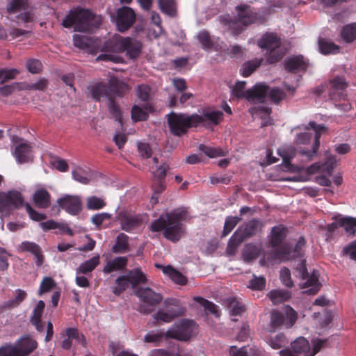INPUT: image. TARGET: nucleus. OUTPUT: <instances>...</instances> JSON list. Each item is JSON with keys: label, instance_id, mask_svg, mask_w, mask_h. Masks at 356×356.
Wrapping results in <instances>:
<instances>
[{"label": "nucleus", "instance_id": "1", "mask_svg": "<svg viewBox=\"0 0 356 356\" xmlns=\"http://www.w3.org/2000/svg\"><path fill=\"white\" fill-rule=\"evenodd\" d=\"M187 211L184 209H178L165 216H161L155 220L150 226L152 232L163 230V236L172 242L178 241L184 233L181 220L186 219Z\"/></svg>", "mask_w": 356, "mask_h": 356}, {"label": "nucleus", "instance_id": "2", "mask_svg": "<svg viewBox=\"0 0 356 356\" xmlns=\"http://www.w3.org/2000/svg\"><path fill=\"white\" fill-rule=\"evenodd\" d=\"M102 23L100 17L97 16L90 10L76 8L72 9L63 19L62 25L65 28L74 26V31L92 32Z\"/></svg>", "mask_w": 356, "mask_h": 356}, {"label": "nucleus", "instance_id": "3", "mask_svg": "<svg viewBox=\"0 0 356 356\" xmlns=\"http://www.w3.org/2000/svg\"><path fill=\"white\" fill-rule=\"evenodd\" d=\"M348 86V83L343 76H337L330 79L329 83H325L313 88L312 92L317 97H322L337 102L346 99Z\"/></svg>", "mask_w": 356, "mask_h": 356}, {"label": "nucleus", "instance_id": "4", "mask_svg": "<svg viewBox=\"0 0 356 356\" xmlns=\"http://www.w3.org/2000/svg\"><path fill=\"white\" fill-rule=\"evenodd\" d=\"M127 40V37L124 38L119 35H115L111 38L104 42L102 47V51L106 53L99 54L97 60L114 63H122L124 62L122 57L111 53L124 52L126 50Z\"/></svg>", "mask_w": 356, "mask_h": 356}, {"label": "nucleus", "instance_id": "5", "mask_svg": "<svg viewBox=\"0 0 356 356\" xmlns=\"http://www.w3.org/2000/svg\"><path fill=\"white\" fill-rule=\"evenodd\" d=\"M258 46L261 49L268 50L266 62L274 64L280 61L285 55V51L281 48V39L275 33H266L257 42Z\"/></svg>", "mask_w": 356, "mask_h": 356}, {"label": "nucleus", "instance_id": "6", "mask_svg": "<svg viewBox=\"0 0 356 356\" xmlns=\"http://www.w3.org/2000/svg\"><path fill=\"white\" fill-rule=\"evenodd\" d=\"M170 133L175 136L186 134L190 128H195L193 113L191 115L172 111L166 115Z\"/></svg>", "mask_w": 356, "mask_h": 356}, {"label": "nucleus", "instance_id": "7", "mask_svg": "<svg viewBox=\"0 0 356 356\" xmlns=\"http://www.w3.org/2000/svg\"><path fill=\"white\" fill-rule=\"evenodd\" d=\"M196 323L193 320L183 319L175 324L165 332V339L187 341L194 334Z\"/></svg>", "mask_w": 356, "mask_h": 356}, {"label": "nucleus", "instance_id": "8", "mask_svg": "<svg viewBox=\"0 0 356 356\" xmlns=\"http://www.w3.org/2000/svg\"><path fill=\"white\" fill-rule=\"evenodd\" d=\"M297 320V312L290 306H286L284 314L279 311H273L270 314V326L275 331L282 327L291 328Z\"/></svg>", "mask_w": 356, "mask_h": 356}, {"label": "nucleus", "instance_id": "9", "mask_svg": "<svg viewBox=\"0 0 356 356\" xmlns=\"http://www.w3.org/2000/svg\"><path fill=\"white\" fill-rule=\"evenodd\" d=\"M136 295L139 298L140 300L146 305H142L138 307V311L143 314H150L153 309L151 307H154L159 304L163 296L159 293L154 292L149 287H140L136 291Z\"/></svg>", "mask_w": 356, "mask_h": 356}, {"label": "nucleus", "instance_id": "10", "mask_svg": "<svg viewBox=\"0 0 356 356\" xmlns=\"http://www.w3.org/2000/svg\"><path fill=\"white\" fill-rule=\"evenodd\" d=\"M195 128L202 126L207 129L213 130L223 120L222 111L211 108L204 109L202 114L193 113Z\"/></svg>", "mask_w": 356, "mask_h": 356}, {"label": "nucleus", "instance_id": "11", "mask_svg": "<svg viewBox=\"0 0 356 356\" xmlns=\"http://www.w3.org/2000/svg\"><path fill=\"white\" fill-rule=\"evenodd\" d=\"M24 204L22 193L12 190L8 193L0 192V212L10 213L13 210L18 209Z\"/></svg>", "mask_w": 356, "mask_h": 356}, {"label": "nucleus", "instance_id": "12", "mask_svg": "<svg viewBox=\"0 0 356 356\" xmlns=\"http://www.w3.org/2000/svg\"><path fill=\"white\" fill-rule=\"evenodd\" d=\"M313 129L315 132L314 142L312 145V149H300L299 151L300 155L305 157L307 161H312L317 154L320 146V138L323 133L326 131L327 128L323 124H318L314 121H311L305 126V129Z\"/></svg>", "mask_w": 356, "mask_h": 356}, {"label": "nucleus", "instance_id": "13", "mask_svg": "<svg viewBox=\"0 0 356 356\" xmlns=\"http://www.w3.org/2000/svg\"><path fill=\"white\" fill-rule=\"evenodd\" d=\"M136 13L134 10L127 6H122L117 10L115 24L118 30L124 33L129 30L136 22Z\"/></svg>", "mask_w": 356, "mask_h": 356}, {"label": "nucleus", "instance_id": "14", "mask_svg": "<svg viewBox=\"0 0 356 356\" xmlns=\"http://www.w3.org/2000/svg\"><path fill=\"white\" fill-rule=\"evenodd\" d=\"M117 220L120 223V228L129 233L140 228L143 224L142 218L139 215L128 211L119 212Z\"/></svg>", "mask_w": 356, "mask_h": 356}, {"label": "nucleus", "instance_id": "15", "mask_svg": "<svg viewBox=\"0 0 356 356\" xmlns=\"http://www.w3.org/2000/svg\"><path fill=\"white\" fill-rule=\"evenodd\" d=\"M306 241L304 237L301 236L297 241L295 247L291 249L289 245H284L275 250L277 257L282 259L289 260L302 258L303 257V249Z\"/></svg>", "mask_w": 356, "mask_h": 356}, {"label": "nucleus", "instance_id": "16", "mask_svg": "<svg viewBox=\"0 0 356 356\" xmlns=\"http://www.w3.org/2000/svg\"><path fill=\"white\" fill-rule=\"evenodd\" d=\"M284 70L292 74L305 72L309 67V60L304 56L291 55L286 57L283 62Z\"/></svg>", "mask_w": 356, "mask_h": 356}, {"label": "nucleus", "instance_id": "17", "mask_svg": "<svg viewBox=\"0 0 356 356\" xmlns=\"http://www.w3.org/2000/svg\"><path fill=\"white\" fill-rule=\"evenodd\" d=\"M58 206L67 213L76 216L82 211V201L79 195H65L58 199Z\"/></svg>", "mask_w": 356, "mask_h": 356}, {"label": "nucleus", "instance_id": "18", "mask_svg": "<svg viewBox=\"0 0 356 356\" xmlns=\"http://www.w3.org/2000/svg\"><path fill=\"white\" fill-rule=\"evenodd\" d=\"M293 351L282 350L281 356H311L310 346L308 341L304 337H299L291 343Z\"/></svg>", "mask_w": 356, "mask_h": 356}, {"label": "nucleus", "instance_id": "19", "mask_svg": "<svg viewBox=\"0 0 356 356\" xmlns=\"http://www.w3.org/2000/svg\"><path fill=\"white\" fill-rule=\"evenodd\" d=\"M238 22L244 26H248L257 22L258 14L253 11L248 4H241L236 7Z\"/></svg>", "mask_w": 356, "mask_h": 356}, {"label": "nucleus", "instance_id": "20", "mask_svg": "<svg viewBox=\"0 0 356 356\" xmlns=\"http://www.w3.org/2000/svg\"><path fill=\"white\" fill-rule=\"evenodd\" d=\"M326 161L321 163L319 162L313 163L307 168L309 174H315L319 171L326 172L328 175H331L337 165V159L335 156L328 155V152L325 153Z\"/></svg>", "mask_w": 356, "mask_h": 356}, {"label": "nucleus", "instance_id": "21", "mask_svg": "<svg viewBox=\"0 0 356 356\" xmlns=\"http://www.w3.org/2000/svg\"><path fill=\"white\" fill-rule=\"evenodd\" d=\"M319 273L318 270H313L311 275L308 273L306 281L300 286V288L305 289L304 293L308 295H315L321 289V284L318 280Z\"/></svg>", "mask_w": 356, "mask_h": 356}, {"label": "nucleus", "instance_id": "22", "mask_svg": "<svg viewBox=\"0 0 356 356\" xmlns=\"http://www.w3.org/2000/svg\"><path fill=\"white\" fill-rule=\"evenodd\" d=\"M19 356H28L33 353L38 346L35 340L30 337H23L15 343Z\"/></svg>", "mask_w": 356, "mask_h": 356}, {"label": "nucleus", "instance_id": "23", "mask_svg": "<svg viewBox=\"0 0 356 356\" xmlns=\"http://www.w3.org/2000/svg\"><path fill=\"white\" fill-rule=\"evenodd\" d=\"M154 108L152 104L147 103L143 107L134 105L131 108V119L134 122L145 121L149 117V113L152 112Z\"/></svg>", "mask_w": 356, "mask_h": 356}, {"label": "nucleus", "instance_id": "24", "mask_svg": "<svg viewBox=\"0 0 356 356\" xmlns=\"http://www.w3.org/2000/svg\"><path fill=\"white\" fill-rule=\"evenodd\" d=\"M31 147L27 143H22L15 147L13 155L17 163L22 164L31 161Z\"/></svg>", "mask_w": 356, "mask_h": 356}, {"label": "nucleus", "instance_id": "25", "mask_svg": "<svg viewBox=\"0 0 356 356\" xmlns=\"http://www.w3.org/2000/svg\"><path fill=\"white\" fill-rule=\"evenodd\" d=\"M33 200L38 208L47 209L51 205V195L46 189L40 188L35 191Z\"/></svg>", "mask_w": 356, "mask_h": 356}, {"label": "nucleus", "instance_id": "26", "mask_svg": "<svg viewBox=\"0 0 356 356\" xmlns=\"http://www.w3.org/2000/svg\"><path fill=\"white\" fill-rule=\"evenodd\" d=\"M270 88L265 83H257L251 89L247 90V99L263 101L268 93Z\"/></svg>", "mask_w": 356, "mask_h": 356}, {"label": "nucleus", "instance_id": "27", "mask_svg": "<svg viewBox=\"0 0 356 356\" xmlns=\"http://www.w3.org/2000/svg\"><path fill=\"white\" fill-rule=\"evenodd\" d=\"M261 225L259 220L253 219L246 222L243 227H240L236 231L240 232V236L244 238V241L255 235Z\"/></svg>", "mask_w": 356, "mask_h": 356}, {"label": "nucleus", "instance_id": "28", "mask_svg": "<svg viewBox=\"0 0 356 356\" xmlns=\"http://www.w3.org/2000/svg\"><path fill=\"white\" fill-rule=\"evenodd\" d=\"M143 44L142 43L130 37H127V44H126V55L131 59L135 60L140 56L142 50Z\"/></svg>", "mask_w": 356, "mask_h": 356}, {"label": "nucleus", "instance_id": "29", "mask_svg": "<svg viewBox=\"0 0 356 356\" xmlns=\"http://www.w3.org/2000/svg\"><path fill=\"white\" fill-rule=\"evenodd\" d=\"M127 262L128 259L126 257H117L106 263L103 268V273L108 274L113 271L123 270L126 268Z\"/></svg>", "mask_w": 356, "mask_h": 356}, {"label": "nucleus", "instance_id": "30", "mask_svg": "<svg viewBox=\"0 0 356 356\" xmlns=\"http://www.w3.org/2000/svg\"><path fill=\"white\" fill-rule=\"evenodd\" d=\"M224 304L229 310L231 316H241L245 311L243 303L236 298H228L224 301Z\"/></svg>", "mask_w": 356, "mask_h": 356}, {"label": "nucleus", "instance_id": "31", "mask_svg": "<svg viewBox=\"0 0 356 356\" xmlns=\"http://www.w3.org/2000/svg\"><path fill=\"white\" fill-rule=\"evenodd\" d=\"M286 237L285 229L282 227L275 226L271 229V238L270 244L272 248H277L282 246V242Z\"/></svg>", "mask_w": 356, "mask_h": 356}, {"label": "nucleus", "instance_id": "32", "mask_svg": "<svg viewBox=\"0 0 356 356\" xmlns=\"http://www.w3.org/2000/svg\"><path fill=\"white\" fill-rule=\"evenodd\" d=\"M91 95L96 101H99L102 98L113 97L110 94L109 85L104 83H99L95 85L91 89Z\"/></svg>", "mask_w": 356, "mask_h": 356}, {"label": "nucleus", "instance_id": "33", "mask_svg": "<svg viewBox=\"0 0 356 356\" xmlns=\"http://www.w3.org/2000/svg\"><path fill=\"white\" fill-rule=\"evenodd\" d=\"M99 264L100 257L97 254L81 263L76 269V274H88L94 270Z\"/></svg>", "mask_w": 356, "mask_h": 356}, {"label": "nucleus", "instance_id": "34", "mask_svg": "<svg viewBox=\"0 0 356 356\" xmlns=\"http://www.w3.org/2000/svg\"><path fill=\"white\" fill-rule=\"evenodd\" d=\"M108 85L110 94L112 97H113V95H117L120 97H123L129 90L128 86L117 79H111L108 82Z\"/></svg>", "mask_w": 356, "mask_h": 356}, {"label": "nucleus", "instance_id": "35", "mask_svg": "<svg viewBox=\"0 0 356 356\" xmlns=\"http://www.w3.org/2000/svg\"><path fill=\"white\" fill-rule=\"evenodd\" d=\"M158 268H161V266L156 265ZM163 273L168 275L170 278L176 284L180 285H185L187 283L186 277L182 275L180 272L175 270L171 266H162Z\"/></svg>", "mask_w": 356, "mask_h": 356}, {"label": "nucleus", "instance_id": "36", "mask_svg": "<svg viewBox=\"0 0 356 356\" xmlns=\"http://www.w3.org/2000/svg\"><path fill=\"white\" fill-rule=\"evenodd\" d=\"M127 277L132 288H135L139 284H145L147 282L146 275L139 268L130 270L127 274Z\"/></svg>", "mask_w": 356, "mask_h": 356}, {"label": "nucleus", "instance_id": "37", "mask_svg": "<svg viewBox=\"0 0 356 356\" xmlns=\"http://www.w3.org/2000/svg\"><path fill=\"white\" fill-rule=\"evenodd\" d=\"M268 297L273 305H278L289 300L291 297V293L287 290L275 289L268 293Z\"/></svg>", "mask_w": 356, "mask_h": 356}, {"label": "nucleus", "instance_id": "38", "mask_svg": "<svg viewBox=\"0 0 356 356\" xmlns=\"http://www.w3.org/2000/svg\"><path fill=\"white\" fill-rule=\"evenodd\" d=\"M27 293L25 291L22 289H17L15 291V298L5 301L2 306L3 309H13L18 307L26 298Z\"/></svg>", "mask_w": 356, "mask_h": 356}, {"label": "nucleus", "instance_id": "39", "mask_svg": "<svg viewBox=\"0 0 356 356\" xmlns=\"http://www.w3.org/2000/svg\"><path fill=\"white\" fill-rule=\"evenodd\" d=\"M129 250V236L120 233L117 236L115 245L112 248V251L116 254L124 253Z\"/></svg>", "mask_w": 356, "mask_h": 356}, {"label": "nucleus", "instance_id": "40", "mask_svg": "<svg viewBox=\"0 0 356 356\" xmlns=\"http://www.w3.org/2000/svg\"><path fill=\"white\" fill-rule=\"evenodd\" d=\"M243 241L244 238L240 236V232L235 231L228 241L226 253L229 256L234 255L237 251L238 247Z\"/></svg>", "mask_w": 356, "mask_h": 356}, {"label": "nucleus", "instance_id": "41", "mask_svg": "<svg viewBox=\"0 0 356 356\" xmlns=\"http://www.w3.org/2000/svg\"><path fill=\"white\" fill-rule=\"evenodd\" d=\"M340 35L345 42H353L356 39V23H350L343 26Z\"/></svg>", "mask_w": 356, "mask_h": 356}, {"label": "nucleus", "instance_id": "42", "mask_svg": "<svg viewBox=\"0 0 356 356\" xmlns=\"http://www.w3.org/2000/svg\"><path fill=\"white\" fill-rule=\"evenodd\" d=\"M339 225L341 227H343L346 232L350 234H354L356 228V218L350 216H343L339 214Z\"/></svg>", "mask_w": 356, "mask_h": 356}, {"label": "nucleus", "instance_id": "43", "mask_svg": "<svg viewBox=\"0 0 356 356\" xmlns=\"http://www.w3.org/2000/svg\"><path fill=\"white\" fill-rule=\"evenodd\" d=\"M161 11L170 17H175L177 13L175 0H158Z\"/></svg>", "mask_w": 356, "mask_h": 356}, {"label": "nucleus", "instance_id": "44", "mask_svg": "<svg viewBox=\"0 0 356 356\" xmlns=\"http://www.w3.org/2000/svg\"><path fill=\"white\" fill-rule=\"evenodd\" d=\"M263 59H254L244 63L241 68V74L244 77L249 76L257 67H259Z\"/></svg>", "mask_w": 356, "mask_h": 356}, {"label": "nucleus", "instance_id": "45", "mask_svg": "<svg viewBox=\"0 0 356 356\" xmlns=\"http://www.w3.org/2000/svg\"><path fill=\"white\" fill-rule=\"evenodd\" d=\"M259 249L252 243L246 244L243 250L242 256L245 262H250L258 257Z\"/></svg>", "mask_w": 356, "mask_h": 356}, {"label": "nucleus", "instance_id": "46", "mask_svg": "<svg viewBox=\"0 0 356 356\" xmlns=\"http://www.w3.org/2000/svg\"><path fill=\"white\" fill-rule=\"evenodd\" d=\"M319 49L323 54H336L339 51V47L331 41L320 38L318 40Z\"/></svg>", "mask_w": 356, "mask_h": 356}, {"label": "nucleus", "instance_id": "47", "mask_svg": "<svg viewBox=\"0 0 356 356\" xmlns=\"http://www.w3.org/2000/svg\"><path fill=\"white\" fill-rule=\"evenodd\" d=\"M28 0H10L6 10L8 14H14L26 8Z\"/></svg>", "mask_w": 356, "mask_h": 356}, {"label": "nucleus", "instance_id": "48", "mask_svg": "<svg viewBox=\"0 0 356 356\" xmlns=\"http://www.w3.org/2000/svg\"><path fill=\"white\" fill-rule=\"evenodd\" d=\"M193 300L200 304L204 308L209 312L211 314L215 315L216 316H220V312L218 309V306L214 304L213 302H211L207 299H204L200 296H196L193 298Z\"/></svg>", "mask_w": 356, "mask_h": 356}, {"label": "nucleus", "instance_id": "49", "mask_svg": "<svg viewBox=\"0 0 356 356\" xmlns=\"http://www.w3.org/2000/svg\"><path fill=\"white\" fill-rule=\"evenodd\" d=\"M67 339L62 341V348L65 350H69L72 347V339H79L80 337L78 330L70 327L66 330Z\"/></svg>", "mask_w": 356, "mask_h": 356}, {"label": "nucleus", "instance_id": "50", "mask_svg": "<svg viewBox=\"0 0 356 356\" xmlns=\"http://www.w3.org/2000/svg\"><path fill=\"white\" fill-rule=\"evenodd\" d=\"M268 343L274 349H280L287 343L286 338L283 333H279L268 339Z\"/></svg>", "mask_w": 356, "mask_h": 356}, {"label": "nucleus", "instance_id": "51", "mask_svg": "<svg viewBox=\"0 0 356 356\" xmlns=\"http://www.w3.org/2000/svg\"><path fill=\"white\" fill-rule=\"evenodd\" d=\"M108 108L109 113L115 118V121L122 123V112L113 97L111 98L109 97L108 100Z\"/></svg>", "mask_w": 356, "mask_h": 356}, {"label": "nucleus", "instance_id": "52", "mask_svg": "<svg viewBox=\"0 0 356 356\" xmlns=\"http://www.w3.org/2000/svg\"><path fill=\"white\" fill-rule=\"evenodd\" d=\"M116 286L113 289V292L116 296H120L129 286L130 282L127 275L119 276L115 280Z\"/></svg>", "mask_w": 356, "mask_h": 356}, {"label": "nucleus", "instance_id": "53", "mask_svg": "<svg viewBox=\"0 0 356 356\" xmlns=\"http://www.w3.org/2000/svg\"><path fill=\"white\" fill-rule=\"evenodd\" d=\"M106 204L104 199L95 195L88 197L86 200L87 209L89 210H99L104 208Z\"/></svg>", "mask_w": 356, "mask_h": 356}, {"label": "nucleus", "instance_id": "54", "mask_svg": "<svg viewBox=\"0 0 356 356\" xmlns=\"http://www.w3.org/2000/svg\"><path fill=\"white\" fill-rule=\"evenodd\" d=\"M293 268L296 270V273H298L296 276H298L302 280H305L306 277H308V270L305 259H300L299 260H295Z\"/></svg>", "mask_w": 356, "mask_h": 356}, {"label": "nucleus", "instance_id": "55", "mask_svg": "<svg viewBox=\"0 0 356 356\" xmlns=\"http://www.w3.org/2000/svg\"><path fill=\"white\" fill-rule=\"evenodd\" d=\"M73 42L76 47L81 49H88L91 47L92 40L87 36L74 34L73 35Z\"/></svg>", "mask_w": 356, "mask_h": 356}, {"label": "nucleus", "instance_id": "56", "mask_svg": "<svg viewBox=\"0 0 356 356\" xmlns=\"http://www.w3.org/2000/svg\"><path fill=\"white\" fill-rule=\"evenodd\" d=\"M199 149L210 158L224 156L226 152L220 148H213L204 145H200Z\"/></svg>", "mask_w": 356, "mask_h": 356}, {"label": "nucleus", "instance_id": "57", "mask_svg": "<svg viewBox=\"0 0 356 356\" xmlns=\"http://www.w3.org/2000/svg\"><path fill=\"white\" fill-rule=\"evenodd\" d=\"M241 218L237 216H228L225 219L224 228L222 231V236H227L236 225L240 222Z\"/></svg>", "mask_w": 356, "mask_h": 356}, {"label": "nucleus", "instance_id": "58", "mask_svg": "<svg viewBox=\"0 0 356 356\" xmlns=\"http://www.w3.org/2000/svg\"><path fill=\"white\" fill-rule=\"evenodd\" d=\"M165 188V180L161 179H154L152 184V189L154 191V195L152 197V202L153 204H156L158 202V195L161 193Z\"/></svg>", "mask_w": 356, "mask_h": 356}, {"label": "nucleus", "instance_id": "59", "mask_svg": "<svg viewBox=\"0 0 356 356\" xmlns=\"http://www.w3.org/2000/svg\"><path fill=\"white\" fill-rule=\"evenodd\" d=\"M163 338H165V332L151 331L145 335L143 341L145 343H158Z\"/></svg>", "mask_w": 356, "mask_h": 356}, {"label": "nucleus", "instance_id": "60", "mask_svg": "<svg viewBox=\"0 0 356 356\" xmlns=\"http://www.w3.org/2000/svg\"><path fill=\"white\" fill-rule=\"evenodd\" d=\"M0 356H19L15 343H6L0 346Z\"/></svg>", "mask_w": 356, "mask_h": 356}, {"label": "nucleus", "instance_id": "61", "mask_svg": "<svg viewBox=\"0 0 356 356\" xmlns=\"http://www.w3.org/2000/svg\"><path fill=\"white\" fill-rule=\"evenodd\" d=\"M197 40L204 49H211L213 45L210 34L207 31H200L197 35Z\"/></svg>", "mask_w": 356, "mask_h": 356}, {"label": "nucleus", "instance_id": "62", "mask_svg": "<svg viewBox=\"0 0 356 356\" xmlns=\"http://www.w3.org/2000/svg\"><path fill=\"white\" fill-rule=\"evenodd\" d=\"M270 99L275 104H279L286 97L285 92L280 88H273L268 91Z\"/></svg>", "mask_w": 356, "mask_h": 356}, {"label": "nucleus", "instance_id": "63", "mask_svg": "<svg viewBox=\"0 0 356 356\" xmlns=\"http://www.w3.org/2000/svg\"><path fill=\"white\" fill-rule=\"evenodd\" d=\"M245 81H237L232 88V95L237 98H245L247 99V90H245Z\"/></svg>", "mask_w": 356, "mask_h": 356}, {"label": "nucleus", "instance_id": "64", "mask_svg": "<svg viewBox=\"0 0 356 356\" xmlns=\"http://www.w3.org/2000/svg\"><path fill=\"white\" fill-rule=\"evenodd\" d=\"M72 177L73 178L83 184H89L90 182V179L88 177V175H87V172L86 171H85L84 170H83L82 168H76V169H74L72 172Z\"/></svg>", "mask_w": 356, "mask_h": 356}]
</instances>
